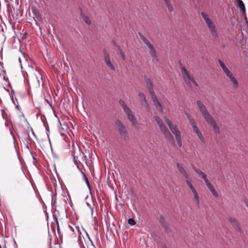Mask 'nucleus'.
<instances>
[{"instance_id":"obj_27","label":"nucleus","mask_w":248,"mask_h":248,"mask_svg":"<svg viewBox=\"0 0 248 248\" xmlns=\"http://www.w3.org/2000/svg\"><path fill=\"white\" fill-rule=\"evenodd\" d=\"M166 6L167 7L168 10L171 12L173 10V7L170 4V0H164Z\"/></svg>"},{"instance_id":"obj_31","label":"nucleus","mask_w":248,"mask_h":248,"mask_svg":"<svg viewBox=\"0 0 248 248\" xmlns=\"http://www.w3.org/2000/svg\"><path fill=\"white\" fill-rule=\"evenodd\" d=\"M119 49L120 50V54L121 56L122 59L124 61H125L126 60V56H125L124 52L123 51V50L121 48H119Z\"/></svg>"},{"instance_id":"obj_6","label":"nucleus","mask_w":248,"mask_h":248,"mask_svg":"<svg viewBox=\"0 0 248 248\" xmlns=\"http://www.w3.org/2000/svg\"><path fill=\"white\" fill-rule=\"evenodd\" d=\"M165 120L166 123L168 125L171 132L175 135V139H177L181 138V134L180 130L177 128L176 125H173L170 121L167 118L165 117Z\"/></svg>"},{"instance_id":"obj_14","label":"nucleus","mask_w":248,"mask_h":248,"mask_svg":"<svg viewBox=\"0 0 248 248\" xmlns=\"http://www.w3.org/2000/svg\"><path fill=\"white\" fill-rule=\"evenodd\" d=\"M145 82L150 95H154V94H155V93L154 92L153 83L151 79L149 78H147L146 79Z\"/></svg>"},{"instance_id":"obj_26","label":"nucleus","mask_w":248,"mask_h":248,"mask_svg":"<svg viewBox=\"0 0 248 248\" xmlns=\"http://www.w3.org/2000/svg\"><path fill=\"white\" fill-rule=\"evenodd\" d=\"M237 2L238 3V6L240 8V9L241 10V11L243 13H245L246 9H245V5H244L243 2L242 1V0H237Z\"/></svg>"},{"instance_id":"obj_25","label":"nucleus","mask_w":248,"mask_h":248,"mask_svg":"<svg viewBox=\"0 0 248 248\" xmlns=\"http://www.w3.org/2000/svg\"><path fill=\"white\" fill-rule=\"evenodd\" d=\"M185 180H186V185H187L188 187L190 188L191 192L194 191V190H196L191 183V180L190 178V177H188L187 179H185Z\"/></svg>"},{"instance_id":"obj_28","label":"nucleus","mask_w":248,"mask_h":248,"mask_svg":"<svg viewBox=\"0 0 248 248\" xmlns=\"http://www.w3.org/2000/svg\"><path fill=\"white\" fill-rule=\"evenodd\" d=\"M188 118L189 119V123H190V124L193 128V130L198 128L196 125V123L195 121L194 120V119L190 118L189 116H188Z\"/></svg>"},{"instance_id":"obj_13","label":"nucleus","mask_w":248,"mask_h":248,"mask_svg":"<svg viewBox=\"0 0 248 248\" xmlns=\"http://www.w3.org/2000/svg\"><path fill=\"white\" fill-rule=\"evenodd\" d=\"M192 169L193 170L199 175L201 176V177L203 179L204 181L205 182V181L208 180V179L207 178L206 174L202 171L200 169H197L194 165H191Z\"/></svg>"},{"instance_id":"obj_2","label":"nucleus","mask_w":248,"mask_h":248,"mask_svg":"<svg viewBox=\"0 0 248 248\" xmlns=\"http://www.w3.org/2000/svg\"><path fill=\"white\" fill-rule=\"evenodd\" d=\"M201 15L204 19L208 29L211 34L214 41L218 39L217 28L214 21L209 16L204 12H202Z\"/></svg>"},{"instance_id":"obj_1","label":"nucleus","mask_w":248,"mask_h":248,"mask_svg":"<svg viewBox=\"0 0 248 248\" xmlns=\"http://www.w3.org/2000/svg\"><path fill=\"white\" fill-rule=\"evenodd\" d=\"M196 103L201 114L207 123L211 127H212L214 132L216 133L220 134V130L219 126L214 120V118L209 113L207 108L203 104V103L200 100H197Z\"/></svg>"},{"instance_id":"obj_16","label":"nucleus","mask_w":248,"mask_h":248,"mask_svg":"<svg viewBox=\"0 0 248 248\" xmlns=\"http://www.w3.org/2000/svg\"><path fill=\"white\" fill-rule=\"evenodd\" d=\"M193 197V201H194L196 205L197 206H200V197L197 193L196 190H194V191L192 192Z\"/></svg>"},{"instance_id":"obj_37","label":"nucleus","mask_w":248,"mask_h":248,"mask_svg":"<svg viewBox=\"0 0 248 248\" xmlns=\"http://www.w3.org/2000/svg\"><path fill=\"white\" fill-rule=\"evenodd\" d=\"M86 182H87V185H88L89 186H90L89 182V181H88V179H87V177H86Z\"/></svg>"},{"instance_id":"obj_22","label":"nucleus","mask_w":248,"mask_h":248,"mask_svg":"<svg viewBox=\"0 0 248 248\" xmlns=\"http://www.w3.org/2000/svg\"><path fill=\"white\" fill-rule=\"evenodd\" d=\"M127 119L130 121L132 125L137 126L138 125L136 118L133 114L128 117Z\"/></svg>"},{"instance_id":"obj_24","label":"nucleus","mask_w":248,"mask_h":248,"mask_svg":"<svg viewBox=\"0 0 248 248\" xmlns=\"http://www.w3.org/2000/svg\"><path fill=\"white\" fill-rule=\"evenodd\" d=\"M185 180H186V185H187L188 187L190 188L191 192L194 191V190H196L191 183V180L190 178V177H188L187 179H185Z\"/></svg>"},{"instance_id":"obj_23","label":"nucleus","mask_w":248,"mask_h":248,"mask_svg":"<svg viewBox=\"0 0 248 248\" xmlns=\"http://www.w3.org/2000/svg\"><path fill=\"white\" fill-rule=\"evenodd\" d=\"M148 48L149 49V53L151 56L154 59L156 58L157 57L156 51L153 45L149 46Z\"/></svg>"},{"instance_id":"obj_29","label":"nucleus","mask_w":248,"mask_h":248,"mask_svg":"<svg viewBox=\"0 0 248 248\" xmlns=\"http://www.w3.org/2000/svg\"><path fill=\"white\" fill-rule=\"evenodd\" d=\"M81 16L83 19V20L88 24L90 25L91 23V21L89 17L84 14H81Z\"/></svg>"},{"instance_id":"obj_3","label":"nucleus","mask_w":248,"mask_h":248,"mask_svg":"<svg viewBox=\"0 0 248 248\" xmlns=\"http://www.w3.org/2000/svg\"><path fill=\"white\" fill-rule=\"evenodd\" d=\"M182 78L185 83L189 87H192V85L198 87L199 84L195 80L194 76L191 75L189 72L184 66L181 67Z\"/></svg>"},{"instance_id":"obj_34","label":"nucleus","mask_w":248,"mask_h":248,"mask_svg":"<svg viewBox=\"0 0 248 248\" xmlns=\"http://www.w3.org/2000/svg\"><path fill=\"white\" fill-rule=\"evenodd\" d=\"M128 223L131 225H134L136 224V222L133 218H129L128 219Z\"/></svg>"},{"instance_id":"obj_40","label":"nucleus","mask_w":248,"mask_h":248,"mask_svg":"<svg viewBox=\"0 0 248 248\" xmlns=\"http://www.w3.org/2000/svg\"><path fill=\"white\" fill-rule=\"evenodd\" d=\"M32 10L33 12H34V10L33 9V8H32Z\"/></svg>"},{"instance_id":"obj_21","label":"nucleus","mask_w":248,"mask_h":248,"mask_svg":"<svg viewBox=\"0 0 248 248\" xmlns=\"http://www.w3.org/2000/svg\"><path fill=\"white\" fill-rule=\"evenodd\" d=\"M218 62L225 74L230 71L222 61L218 60Z\"/></svg>"},{"instance_id":"obj_18","label":"nucleus","mask_w":248,"mask_h":248,"mask_svg":"<svg viewBox=\"0 0 248 248\" xmlns=\"http://www.w3.org/2000/svg\"><path fill=\"white\" fill-rule=\"evenodd\" d=\"M230 81L231 82L232 87L234 89H237L239 88V83L234 76L229 78Z\"/></svg>"},{"instance_id":"obj_15","label":"nucleus","mask_w":248,"mask_h":248,"mask_svg":"<svg viewBox=\"0 0 248 248\" xmlns=\"http://www.w3.org/2000/svg\"><path fill=\"white\" fill-rule=\"evenodd\" d=\"M193 131L196 134V135H197L198 137L199 138V139H200L202 143H204L205 142V139L204 138L203 135H202V133L201 131L199 129V128H197L194 129Z\"/></svg>"},{"instance_id":"obj_33","label":"nucleus","mask_w":248,"mask_h":248,"mask_svg":"<svg viewBox=\"0 0 248 248\" xmlns=\"http://www.w3.org/2000/svg\"><path fill=\"white\" fill-rule=\"evenodd\" d=\"M228 221L231 222L232 224L234 223L237 220L233 217H229L228 218Z\"/></svg>"},{"instance_id":"obj_30","label":"nucleus","mask_w":248,"mask_h":248,"mask_svg":"<svg viewBox=\"0 0 248 248\" xmlns=\"http://www.w3.org/2000/svg\"><path fill=\"white\" fill-rule=\"evenodd\" d=\"M139 98L140 99L141 101L144 102L145 103L147 104V101L146 99L145 96L143 93H140L139 94Z\"/></svg>"},{"instance_id":"obj_36","label":"nucleus","mask_w":248,"mask_h":248,"mask_svg":"<svg viewBox=\"0 0 248 248\" xmlns=\"http://www.w3.org/2000/svg\"><path fill=\"white\" fill-rule=\"evenodd\" d=\"M226 76L229 78L232 77L233 75L232 73L230 71L229 72H227L226 74Z\"/></svg>"},{"instance_id":"obj_12","label":"nucleus","mask_w":248,"mask_h":248,"mask_svg":"<svg viewBox=\"0 0 248 248\" xmlns=\"http://www.w3.org/2000/svg\"><path fill=\"white\" fill-rule=\"evenodd\" d=\"M205 182L206 186L208 188V189L210 190L211 192L212 193L213 195L215 197H217L218 196V193L216 190L214 186L210 182L209 180L205 181V182Z\"/></svg>"},{"instance_id":"obj_19","label":"nucleus","mask_w":248,"mask_h":248,"mask_svg":"<svg viewBox=\"0 0 248 248\" xmlns=\"http://www.w3.org/2000/svg\"><path fill=\"white\" fill-rule=\"evenodd\" d=\"M230 81L231 82L232 87L234 89H237L239 88V83L234 76L229 78Z\"/></svg>"},{"instance_id":"obj_5","label":"nucleus","mask_w":248,"mask_h":248,"mask_svg":"<svg viewBox=\"0 0 248 248\" xmlns=\"http://www.w3.org/2000/svg\"><path fill=\"white\" fill-rule=\"evenodd\" d=\"M115 124L118 131L121 137L124 140L127 139L128 137V134L125 125L123 124L119 120H117L116 121Z\"/></svg>"},{"instance_id":"obj_9","label":"nucleus","mask_w":248,"mask_h":248,"mask_svg":"<svg viewBox=\"0 0 248 248\" xmlns=\"http://www.w3.org/2000/svg\"><path fill=\"white\" fill-rule=\"evenodd\" d=\"M104 61L108 67H109L111 70L113 71H115V67L111 62L110 56L108 53L105 54Z\"/></svg>"},{"instance_id":"obj_35","label":"nucleus","mask_w":248,"mask_h":248,"mask_svg":"<svg viewBox=\"0 0 248 248\" xmlns=\"http://www.w3.org/2000/svg\"><path fill=\"white\" fill-rule=\"evenodd\" d=\"M176 141L177 142L178 145L179 147H181L182 146V138H179L176 139Z\"/></svg>"},{"instance_id":"obj_8","label":"nucleus","mask_w":248,"mask_h":248,"mask_svg":"<svg viewBox=\"0 0 248 248\" xmlns=\"http://www.w3.org/2000/svg\"><path fill=\"white\" fill-rule=\"evenodd\" d=\"M119 103L126 114L127 118L133 114L130 108L125 104L123 100H120Z\"/></svg>"},{"instance_id":"obj_32","label":"nucleus","mask_w":248,"mask_h":248,"mask_svg":"<svg viewBox=\"0 0 248 248\" xmlns=\"http://www.w3.org/2000/svg\"><path fill=\"white\" fill-rule=\"evenodd\" d=\"M233 227L237 230H240V226L239 222L236 220L232 224Z\"/></svg>"},{"instance_id":"obj_7","label":"nucleus","mask_w":248,"mask_h":248,"mask_svg":"<svg viewBox=\"0 0 248 248\" xmlns=\"http://www.w3.org/2000/svg\"><path fill=\"white\" fill-rule=\"evenodd\" d=\"M176 167L180 173L185 179H187L190 177L189 174L186 171V169L179 163H177Z\"/></svg>"},{"instance_id":"obj_17","label":"nucleus","mask_w":248,"mask_h":248,"mask_svg":"<svg viewBox=\"0 0 248 248\" xmlns=\"http://www.w3.org/2000/svg\"><path fill=\"white\" fill-rule=\"evenodd\" d=\"M230 81L231 82L232 87L234 89H237L239 88V83L234 76L229 78Z\"/></svg>"},{"instance_id":"obj_39","label":"nucleus","mask_w":248,"mask_h":248,"mask_svg":"<svg viewBox=\"0 0 248 248\" xmlns=\"http://www.w3.org/2000/svg\"><path fill=\"white\" fill-rule=\"evenodd\" d=\"M57 224H58V225H57V231H58V232H59V225H58V223H57Z\"/></svg>"},{"instance_id":"obj_11","label":"nucleus","mask_w":248,"mask_h":248,"mask_svg":"<svg viewBox=\"0 0 248 248\" xmlns=\"http://www.w3.org/2000/svg\"><path fill=\"white\" fill-rule=\"evenodd\" d=\"M151 97L152 98L153 103L155 108L160 111H163V107L162 105L160 104L159 101H158L155 94H154V95H151Z\"/></svg>"},{"instance_id":"obj_10","label":"nucleus","mask_w":248,"mask_h":248,"mask_svg":"<svg viewBox=\"0 0 248 248\" xmlns=\"http://www.w3.org/2000/svg\"><path fill=\"white\" fill-rule=\"evenodd\" d=\"M151 97L152 98L153 103L155 108L160 111H163V107L162 105L160 104L159 101H158L155 94H154V95H151Z\"/></svg>"},{"instance_id":"obj_38","label":"nucleus","mask_w":248,"mask_h":248,"mask_svg":"<svg viewBox=\"0 0 248 248\" xmlns=\"http://www.w3.org/2000/svg\"><path fill=\"white\" fill-rule=\"evenodd\" d=\"M86 235L88 237V238H89V240L90 241H91V239H90V237H89V235H88V234L87 233H86Z\"/></svg>"},{"instance_id":"obj_4","label":"nucleus","mask_w":248,"mask_h":248,"mask_svg":"<svg viewBox=\"0 0 248 248\" xmlns=\"http://www.w3.org/2000/svg\"><path fill=\"white\" fill-rule=\"evenodd\" d=\"M155 120L158 125L160 130L163 132L165 137L167 139H170L172 138L171 134L170 132L166 125L163 123V121L158 116H155Z\"/></svg>"},{"instance_id":"obj_20","label":"nucleus","mask_w":248,"mask_h":248,"mask_svg":"<svg viewBox=\"0 0 248 248\" xmlns=\"http://www.w3.org/2000/svg\"><path fill=\"white\" fill-rule=\"evenodd\" d=\"M139 35L140 37V38L142 40L143 43L147 46L148 47L152 46L153 44H152L150 41L145 37L141 33L139 32Z\"/></svg>"}]
</instances>
